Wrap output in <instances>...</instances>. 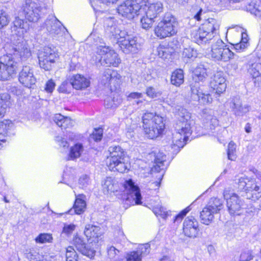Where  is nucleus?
I'll use <instances>...</instances> for the list:
<instances>
[{
  "label": "nucleus",
  "mask_w": 261,
  "mask_h": 261,
  "mask_svg": "<svg viewBox=\"0 0 261 261\" xmlns=\"http://www.w3.org/2000/svg\"><path fill=\"white\" fill-rule=\"evenodd\" d=\"M163 9L160 2L149 3L148 0H126L117 8L120 15L132 19L139 15H146L153 18L157 17Z\"/></svg>",
  "instance_id": "f257e3e1"
},
{
  "label": "nucleus",
  "mask_w": 261,
  "mask_h": 261,
  "mask_svg": "<svg viewBox=\"0 0 261 261\" xmlns=\"http://www.w3.org/2000/svg\"><path fill=\"white\" fill-rule=\"evenodd\" d=\"M142 119L143 130L147 137L153 139L163 133L165 124L162 117L153 113H146Z\"/></svg>",
  "instance_id": "f03ea898"
},
{
  "label": "nucleus",
  "mask_w": 261,
  "mask_h": 261,
  "mask_svg": "<svg viewBox=\"0 0 261 261\" xmlns=\"http://www.w3.org/2000/svg\"><path fill=\"white\" fill-rule=\"evenodd\" d=\"M220 22L214 18H208L199 29L192 34L198 44L206 43L218 35Z\"/></svg>",
  "instance_id": "7ed1b4c3"
},
{
  "label": "nucleus",
  "mask_w": 261,
  "mask_h": 261,
  "mask_svg": "<svg viewBox=\"0 0 261 261\" xmlns=\"http://www.w3.org/2000/svg\"><path fill=\"white\" fill-rule=\"evenodd\" d=\"M108 151L109 156L107 158V164L111 171H117L120 173L125 172L128 169L124 162L125 152L120 146H111Z\"/></svg>",
  "instance_id": "20e7f679"
},
{
  "label": "nucleus",
  "mask_w": 261,
  "mask_h": 261,
  "mask_svg": "<svg viewBox=\"0 0 261 261\" xmlns=\"http://www.w3.org/2000/svg\"><path fill=\"white\" fill-rule=\"evenodd\" d=\"M176 25L175 18L170 14H166L155 28V34L160 39L173 36L176 33Z\"/></svg>",
  "instance_id": "39448f33"
},
{
  "label": "nucleus",
  "mask_w": 261,
  "mask_h": 261,
  "mask_svg": "<svg viewBox=\"0 0 261 261\" xmlns=\"http://www.w3.org/2000/svg\"><path fill=\"white\" fill-rule=\"evenodd\" d=\"M95 62L100 63L101 65L117 67L120 63L118 54L114 50H110L105 45L97 47Z\"/></svg>",
  "instance_id": "423d86ee"
},
{
  "label": "nucleus",
  "mask_w": 261,
  "mask_h": 261,
  "mask_svg": "<svg viewBox=\"0 0 261 261\" xmlns=\"http://www.w3.org/2000/svg\"><path fill=\"white\" fill-rule=\"evenodd\" d=\"M42 3L36 0H25L23 6V13L30 22H36L46 13V8Z\"/></svg>",
  "instance_id": "0eeeda50"
},
{
  "label": "nucleus",
  "mask_w": 261,
  "mask_h": 261,
  "mask_svg": "<svg viewBox=\"0 0 261 261\" xmlns=\"http://www.w3.org/2000/svg\"><path fill=\"white\" fill-rule=\"evenodd\" d=\"M177 110L175 112V115L177 119L175 126V130L190 136L192 132L191 126L193 123L191 114L186 109L181 107H179Z\"/></svg>",
  "instance_id": "6e6552de"
},
{
  "label": "nucleus",
  "mask_w": 261,
  "mask_h": 261,
  "mask_svg": "<svg viewBox=\"0 0 261 261\" xmlns=\"http://www.w3.org/2000/svg\"><path fill=\"white\" fill-rule=\"evenodd\" d=\"M7 55L13 57V60L17 65L18 62L25 61L32 56V53L28 45L19 42L17 44L6 45L5 47Z\"/></svg>",
  "instance_id": "1a4fd4ad"
},
{
  "label": "nucleus",
  "mask_w": 261,
  "mask_h": 261,
  "mask_svg": "<svg viewBox=\"0 0 261 261\" xmlns=\"http://www.w3.org/2000/svg\"><path fill=\"white\" fill-rule=\"evenodd\" d=\"M18 65L13 57L7 54L0 58V80H8L16 73Z\"/></svg>",
  "instance_id": "9d476101"
},
{
  "label": "nucleus",
  "mask_w": 261,
  "mask_h": 261,
  "mask_svg": "<svg viewBox=\"0 0 261 261\" xmlns=\"http://www.w3.org/2000/svg\"><path fill=\"white\" fill-rule=\"evenodd\" d=\"M223 196L226 200L227 211L231 216H240L243 213L244 201L237 194H229L225 191Z\"/></svg>",
  "instance_id": "9b49d317"
},
{
  "label": "nucleus",
  "mask_w": 261,
  "mask_h": 261,
  "mask_svg": "<svg viewBox=\"0 0 261 261\" xmlns=\"http://www.w3.org/2000/svg\"><path fill=\"white\" fill-rule=\"evenodd\" d=\"M100 82L111 91H115L119 88L122 83L121 76L116 70L108 68L102 73Z\"/></svg>",
  "instance_id": "f8f14e48"
},
{
  "label": "nucleus",
  "mask_w": 261,
  "mask_h": 261,
  "mask_svg": "<svg viewBox=\"0 0 261 261\" xmlns=\"http://www.w3.org/2000/svg\"><path fill=\"white\" fill-rule=\"evenodd\" d=\"M43 27L53 36L58 38L62 37L68 33L66 28L54 15L48 17L44 23Z\"/></svg>",
  "instance_id": "ddd939ff"
},
{
  "label": "nucleus",
  "mask_w": 261,
  "mask_h": 261,
  "mask_svg": "<svg viewBox=\"0 0 261 261\" xmlns=\"http://www.w3.org/2000/svg\"><path fill=\"white\" fill-rule=\"evenodd\" d=\"M56 58L57 54L55 51L49 47H44L38 54L40 67L46 71L51 69L52 64L55 63Z\"/></svg>",
  "instance_id": "4468645a"
},
{
  "label": "nucleus",
  "mask_w": 261,
  "mask_h": 261,
  "mask_svg": "<svg viewBox=\"0 0 261 261\" xmlns=\"http://www.w3.org/2000/svg\"><path fill=\"white\" fill-rule=\"evenodd\" d=\"M212 57L218 60L227 61L231 59L234 54L223 41L218 39L212 46Z\"/></svg>",
  "instance_id": "2eb2a0df"
},
{
  "label": "nucleus",
  "mask_w": 261,
  "mask_h": 261,
  "mask_svg": "<svg viewBox=\"0 0 261 261\" xmlns=\"http://www.w3.org/2000/svg\"><path fill=\"white\" fill-rule=\"evenodd\" d=\"M124 192L127 195L126 200H133L136 204H141V195L139 187L132 179L126 180L123 183Z\"/></svg>",
  "instance_id": "dca6fc26"
},
{
  "label": "nucleus",
  "mask_w": 261,
  "mask_h": 261,
  "mask_svg": "<svg viewBox=\"0 0 261 261\" xmlns=\"http://www.w3.org/2000/svg\"><path fill=\"white\" fill-rule=\"evenodd\" d=\"M18 80L25 87L31 88L36 82L33 68L28 65L23 66L19 72Z\"/></svg>",
  "instance_id": "f3484780"
},
{
  "label": "nucleus",
  "mask_w": 261,
  "mask_h": 261,
  "mask_svg": "<svg viewBox=\"0 0 261 261\" xmlns=\"http://www.w3.org/2000/svg\"><path fill=\"white\" fill-rule=\"evenodd\" d=\"M199 231L198 222L193 216L186 218L183 224V232L189 238H196Z\"/></svg>",
  "instance_id": "a211bd4d"
},
{
  "label": "nucleus",
  "mask_w": 261,
  "mask_h": 261,
  "mask_svg": "<svg viewBox=\"0 0 261 261\" xmlns=\"http://www.w3.org/2000/svg\"><path fill=\"white\" fill-rule=\"evenodd\" d=\"M210 86L216 93L220 94L224 92L226 88V80L224 73L217 71L211 77Z\"/></svg>",
  "instance_id": "6ab92c4d"
},
{
  "label": "nucleus",
  "mask_w": 261,
  "mask_h": 261,
  "mask_svg": "<svg viewBox=\"0 0 261 261\" xmlns=\"http://www.w3.org/2000/svg\"><path fill=\"white\" fill-rule=\"evenodd\" d=\"M125 54L136 53L141 48V44L138 42L136 37L130 35L126 40L121 41L119 45Z\"/></svg>",
  "instance_id": "aec40b11"
},
{
  "label": "nucleus",
  "mask_w": 261,
  "mask_h": 261,
  "mask_svg": "<svg viewBox=\"0 0 261 261\" xmlns=\"http://www.w3.org/2000/svg\"><path fill=\"white\" fill-rule=\"evenodd\" d=\"M76 249L82 254L92 258L95 255L96 251L94 247L93 242L86 245L84 240L80 237H75L73 240Z\"/></svg>",
  "instance_id": "412c9836"
},
{
  "label": "nucleus",
  "mask_w": 261,
  "mask_h": 261,
  "mask_svg": "<svg viewBox=\"0 0 261 261\" xmlns=\"http://www.w3.org/2000/svg\"><path fill=\"white\" fill-rule=\"evenodd\" d=\"M69 82L72 87L76 90H84L90 86L89 79L82 74H76L69 76Z\"/></svg>",
  "instance_id": "4be33fe9"
},
{
  "label": "nucleus",
  "mask_w": 261,
  "mask_h": 261,
  "mask_svg": "<svg viewBox=\"0 0 261 261\" xmlns=\"http://www.w3.org/2000/svg\"><path fill=\"white\" fill-rule=\"evenodd\" d=\"M230 108L236 116H242L249 111V107L243 105L239 96L233 97L230 102Z\"/></svg>",
  "instance_id": "5701e85b"
},
{
  "label": "nucleus",
  "mask_w": 261,
  "mask_h": 261,
  "mask_svg": "<svg viewBox=\"0 0 261 261\" xmlns=\"http://www.w3.org/2000/svg\"><path fill=\"white\" fill-rule=\"evenodd\" d=\"M191 90L193 98L199 101L200 103L205 105L212 101V98L210 95L204 93L200 85H191Z\"/></svg>",
  "instance_id": "b1692460"
},
{
  "label": "nucleus",
  "mask_w": 261,
  "mask_h": 261,
  "mask_svg": "<svg viewBox=\"0 0 261 261\" xmlns=\"http://www.w3.org/2000/svg\"><path fill=\"white\" fill-rule=\"evenodd\" d=\"M202 119L205 127L207 129L212 130L218 125V120L214 117V111L212 110L203 109Z\"/></svg>",
  "instance_id": "393cba45"
},
{
  "label": "nucleus",
  "mask_w": 261,
  "mask_h": 261,
  "mask_svg": "<svg viewBox=\"0 0 261 261\" xmlns=\"http://www.w3.org/2000/svg\"><path fill=\"white\" fill-rule=\"evenodd\" d=\"M154 165L152 168L151 171L152 172H161L159 178L162 179L164 173V162L166 161V156L163 152H161L154 153Z\"/></svg>",
  "instance_id": "a878e982"
},
{
  "label": "nucleus",
  "mask_w": 261,
  "mask_h": 261,
  "mask_svg": "<svg viewBox=\"0 0 261 261\" xmlns=\"http://www.w3.org/2000/svg\"><path fill=\"white\" fill-rule=\"evenodd\" d=\"M189 136L176 130L172 134L171 147L174 151L178 152L180 148L186 144V142Z\"/></svg>",
  "instance_id": "bb28decb"
},
{
  "label": "nucleus",
  "mask_w": 261,
  "mask_h": 261,
  "mask_svg": "<svg viewBox=\"0 0 261 261\" xmlns=\"http://www.w3.org/2000/svg\"><path fill=\"white\" fill-rule=\"evenodd\" d=\"M105 34L110 39H115L120 28L118 27L114 19L112 17L107 18L105 20Z\"/></svg>",
  "instance_id": "cd10ccee"
},
{
  "label": "nucleus",
  "mask_w": 261,
  "mask_h": 261,
  "mask_svg": "<svg viewBox=\"0 0 261 261\" xmlns=\"http://www.w3.org/2000/svg\"><path fill=\"white\" fill-rule=\"evenodd\" d=\"M84 233L88 239H93V242H98L99 238L101 236L100 228L98 226L88 224L85 227Z\"/></svg>",
  "instance_id": "c85d7f7f"
},
{
  "label": "nucleus",
  "mask_w": 261,
  "mask_h": 261,
  "mask_svg": "<svg viewBox=\"0 0 261 261\" xmlns=\"http://www.w3.org/2000/svg\"><path fill=\"white\" fill-rule=\"evenodd\" d=\"M248 191L246 193L249 199L252 200H258L261 197V184L252 180V183L248 185Z\"/></svg>",
  "instance_id": "c756f323"
},
{
  "label": "nucleus",
  "mask_w": 261,
  "mask_h": 261,
  "mask_svg": "<svg viewBox=\"0 0 261 261\" xmlns=\"http://www.w3.org/2000/svg\"><path fill=\"white\" fill-rule=\"evenodd\" d=\"M207 77V69L203 65H199L194 70L193 72V79L195 83L192 85L199 84L200 82H203Z\"/></svg>",
  "instance_id": "7c9ffc66"
},
{
  "label": "nucleus",
  "mask_w": 261,
  "mask_h": 261,
  "mask_svg": "<svg viewBox=\"0 0 261 261\" xmlns=\"http://www.w3.org/2000/svg\"><path fill=\"white\" fill-rule=\"evenodd\" d=\"M13 127V124L9 120H5L0 122V146L2 142L7 140V137L9 135V131Z\"/></svg>",
  "instance_id": "2f4dec72"
},
{
  "label": "nucleus",
  "mask_w": 261,
  "mask_h": 261,
  "mask_svg": "<svg viewBox=\"0 0 261 261\" xmlns=\"http://www.w3.org/2000/svg\"><path fill=\"white\" fill-rule=\"evenodd\" d=\"M53 120L57 125L62 128L65 129L73 125V121L69 117H64L60 114L55 115Z\"/></svg>",
  "instance_id": "473e14b6"
},
{
  "label": "nucleus",
  "mask_w": 261,
  "mask_h": 261,
  "mask_svg": "<svg viewBox=\"0 0 261 261\" xmlns=\"http://www.w3.org/2000/svg\"><path fill=\"white\" fill-rule=\"evenodd\" d=\"M171 83L176 86L179 87L184 82V73L181 69L175 70L171 74L170 79Z\"/></svg>",
  "instance_id": "72a5a7b5"
},
{
  "label": "nucleus",
  "mask_w": 261,
  "mask_h": 261,
  "mask_svg": "<svg viewBox=\"0 0 261 261\" xmlns=\"http://www.w3.org/2000/svg\"><path fill=\"white\" fill-rule=\"evenodd\" d=\"M104 192H114L118 190V185L116 181L112 177H107L102 185Z\"/></svg>",
  "instance_id": "f704fd0d"
},
{
  "label": "nucleus",
  "mask_w": 261,
  "mask_h": 261,
  "mask_svg": "<svg viewBox=\"0 0 261 261\" xmlns=\"http://www.w3.org/2000/svg\"><path fill=\"white\" fill-rule=\"evenodd\" d=\"M10 96L5 93L0 94V118L3 117L7 108L10 105Z\"/></svg>",
  "instance_id": "c9c22d12"
},
{
  "label": "nucleus",
  "mask_w": 261,
  "mask_h": 261,
  "mask_svg": "<svg viewBox=\"0 0 261 261\" xmlns=\"http://www.w3.org/2000/svg\"><path fill=\"white\" fill-rule=\"evenodd\" d=\"M214 214L215 213H212V211L206 206L200 212L201 222L205 225H208L213 220Z\"/></svg>",
  "instance_id": "e433bc0d"
},
{
  "label": "nucleus",
  "mask_w": 261,
  "mask_h": 261,
  "mask_svg": "<svg viewBox=\"0 0 261 261\" xmlns=\"http://www.w3.org/2000/svg\"><path fill=\"white\" fill-rule=\"evenodd\" d=\"M212 211V213H218L223 207V201L216 197L210 199L206 205Z\"/></svg>",
  "instance_id": "4c0bfd02"
},
{
  "label": "nucleus",
  "mask_w": 261,
  "mask_h": 261,
  "mask_svg": "<svg viewBox=\"0 0 261 261\" xmlns=\"http://www.w3.org/2000/svg\"><path fill=\"white\" fill-rule=\"evenodd\" d=\"M75 196H76L75 195ZM76 197L73 208L71 209L69 211V213L70 214H72L73 211H74L75 214L80 215L83 213L86 208V202L81 198H77V197Z\"/></svg>",
  "instance_id": "58836bf2"
},
{
  "label": "nucleus",
  "mask_w": 261,
  "mask_h": 261,
  "mask_svg": "<svg viewBox=\"0 0 261 261\" xmlns=\"http://www.w3.org/2000/svg\"><path fill=\"white\" fill-rule=\"evenodd\" d=\"M113 103H109L110 97H107L105 100V105L107 108H116L122 102V98L117 93H114L112 97Z\"/></svg>",
  "instance_id": "ea45409f"
},
{
  "label": "nucleus",
  "mask_w": 261,
  "mask_h": 261,
  "mask_svg": "<svg viewBox=\"0 0 261 261\" xmlns=\"http://www.w3.org/2000/svg\"><path fill=\"white\" fill-rule=\"evenodd\" d=\"M13 25L12 27L13 31L21 32L22 34L27 31L28 24L23 20L20 19L18 17H16L13 21Z\"/></svg>",
  "instance_id": "a19ab883"
},
{
  "label": "nucleus",
  "mask_w": 261,
  "mask_h": 261,
  "mask_svg": "<svg viewBox=\"0 0 261 261\" xmlns=\"http://www.w3.org/2000/svg\"><path fill=\"white\" fill-rule=\"evenodd\" d=\"M84 151V147L82 144L76 143L71 147L70 150L69 158L70 160H74L81 156Z\"/></svg>",
  "instance_id": "79ce46f5"
},
{
  "label": "nucleus",
  "mask_w": 261,
  "mask_h": 261,
  "mask_svg": "<svg viewBox=\"0 0 261 261\" xmlns=\"http://www.w3.org/2000/svg\"><path fill=\"white\" fill-rule=\"evenodd\" d=\"M248 35L245 33H242V39L240 42L236 44L234 48L238 51H241L246 48L248 45Z\"/></svg>",
  "instance_id": "37998d69"
},
{
  "label": "nucleus",
  "mask_w": 261,
  "mask_h": 261,
  "mask_svg": "<svg viewBox=\"0 0 261 261\" xmlns=\"http://www.w3.org/2000/svg\"><path fill=\"white\" fill-rule=\"evenodd\" d=\"M140 15L142 16L140 21L142 28L144 29H148L150 28L154 21V18L146 16V15Z\"/></svg>",
  "instance_id": "c03bdc74"
},
{
  "label": "nucleus",
  "mask_w": 261,
  "mask_h": 261,
  "mask_svg": "<svg viewBox=\"0 0 261 261\" xmlns=\"http://www.w3.org/2000/svg\"><path fill=\"white\" fill-rule=\"evenodd\" d=\"M236 144L231 141L228 145L227 156L228 159L231 161H234L237 158L236 154Z\"/></svg>",
  "instance_id": "a18cd8bd"
},
{
  "label": "nucleus",
  "mask_w": 261,
  "mask_h": 261,
  "mask_svg": "<svg viewBox=\"0 0 261 261\" xmlns=\"http://www.w3.org/2000/svg\"><path fill=\"white\" fill-rule=\"evenodd\" d=\"M53 240V237L49 233H40L35 239V241L37 243L43 244L46 243H50Z\"/></svg>",
  "instance_id": "49530a36"
},
{
  "label": "nucleus",
  "mask_w": 261,
  "mask_h": 261,
  "mask_svg": "<svg viewBox=\"0 0 261 261\" xmlns=\"http://www.w3.org/2000/svg\"><path fill=\"white\" fill-rule=\"evenodd\" d=\"M66 261H77V255L76 251L71 246L66 248Z\"/></svg>",
  "instance_id": "de8ad7c7"
},
{
  "label": "nucleus",
  "mask_w": 261,
  "mask_h": 261,
  "mask_svg": "<svg viewBox=\"0 0 261 261\" xmlns=\"http://www.w3.org/2000/svg\"><path fill=\"white\" fill-rule=\"evenodd\" d=\"M152 211L156 216H160L163 219H166L169 215L168 212L166 211V208L160 205L153 207Z\"/></svg>",
  "instance_id": "09e8293b"
},
{
  "label": "nucleus",
  "mask_w": 261,
  "mask_h": 261,
  "mask_svg": "<svg viewBox=\"0 0 261 261\" xmlns=\"http://www.w3.org/2000/svg\"><path fill=\"white\" fill-rule=\"evenodd\" d=\"M150 250V245L146 243L139 245L137 250L134 251L137 252V253L140 255L141 258H142L143 256H145L149 253Z\"/></svg>",
  "instance_id": "8fccbe9b"
},
{
  "label": "nucleus",
  "mask_w": 261,
  "mask_h": 261,
  "mask_svg": "<svg viewBox=\"0 0 261 261\" xmlns=\"http://www.w3.org/2000/svg\"><path fill=\"white\" fill-rule=\"evenodd\" d=\"M195 56L196 51L191 47L185 48L182 53V57L186 62H188L189 59H192Z\"/></svg>",
  "instance_id": "3c124183"
},
{
  "label": "nucleus",
  "mask_w": 261,
  "mask_h": 261,
  "mask_svg": "<svg viewBox=\"0 0 261 261\" xmlns=\"http://www.w3.org/2000/svg\"><path fill=\"white\" fill-rule=\"evenodd\" d=\"M10 18L7 13L3 10H0V29L8 25Z\"/></svg>",
  "instance_id": "603ef678"
},
{
  "label": "nucleus",
  "mask_w": 261,
  "mask_h": 261,
  "mask_svg": "<svg viewBox=\"0 0 261 261\" xmlns=\"http://www.w3.org/2000/svg\"><path fill=\"white\" fill-rule=\"evenodd\" d=\"M253 180H249L248 178L241 177L239 179L238 182L239 188L241 190H244L246 192L248 191V185L252 183Z\"/></svg>",
  "instance_id": "864d4df0"
},
{
  "label": "nucleus",
  "mask_w": 261,
  "mask_h": 261,
  "mask_svg": "<svg viewBox=\"0 0 261 261\" xmlns=\"http://www.w3.org/2000/svg\"><path fill=\"white\" fill-rule=\"evenodd\" d=\"M260 68V65L258 63H253L248 69L249 74L252 78L259 75L260 73L259 72V69Z\"/></svg>",
  "instance_id": "5fc2aeb1"
},
{
  "label": "nucleus",
  "mask_w": 261,
  "mask_h": 261,
  "mask_svg": "<svg viewBox=\"0 0 261 261\" xmlns=\"http://www.w3.org/2000/svg\"><path fill=\"white\" fill-rule=\"evenodd\" d=\"M103 135V130L101 128H95L90 136V139L95 141H99L101 140Z\"/></svg>",
  "instance_id": "6e6d98bb"
},
{
  "label": "nucleus",
  "mask_w": 261,
  "mask_h": 261,
  "mask_svg": "<svg viewBox=\"0 0 261 261\" xmlns=\"http://www.w3.org/2000/svg\"><path fill=\"white\" fill-rule=\"evenodd\" d=\"M130 35L128 34L126 30L121 29L120 28L119 31L118 32L115 40H117L119 45L121 44V41L126 40Z\"/></svg>",
  "instance_id": "4d7b16f0"
},
{
  "label": "nucleus",
  "mask_w": 261,
  "mask_h": 261,
  "mask_svg": "<svg viewBox=\"0 0 261 261\" xmlns=\"http://www.w3.org/2000/svg\"><path fill=\"white\" fill-rule=\"evenodd\" d=\"M146 94L148 97L152 98L158 97L161 95V93L160 91H156L152 87H148L146 88Z\"/></svg>",
  "instance_id": "13d9d810"
},
{
  "label": "nucleus",
  "mask_w": 261,
  "mask_h": 261,
  "mask_svg": "<svg viewBox=\"0 0 261 261\" xmlns=\"http://www.w3.org/2000/svg\"><path fill=\"white\" fill-rule=\"evenodd\" d=\"M126 261H142V258L137 252L133 251L127 254Z\"/></svg>",
  "instance_id": "bf43d9fd"
},
{
  "label": "nucleus",
  "mask_w": 261,
  "mask_h": 261,
  "mask_svg": "<svg viewBox=\"0 0 261 261\" xmlns=\"http://www.w3.org/2000/svg\"><path fill=\"white\" fill-rule=\"evenodd\" d=\"M157 51L158 53V56L161 58L166 59L169 56H170L168 49L164 47L163 46H159L157 49Z\"/></svg>",
  "instance_id": "052dcab7"
},
{
  "label": "nucleus",
  "mask_w": 261,
  "mask_h": 261,
  "mask_svg": "<svg viewBox=\"0 0 261 261\" xmlns=\"http://www.w3.org/2000/svg\"><path fill=\"white\" fill-rule=\"evenodd\" d=\"M75 228V225L73 224H65L63 228V233L69 235L72 233Z\"/></svg>",
  "instance_id": "680f3d73"
},
{
  "label": "nucleus",
  "mask_w": 261,
  "mask_h": 261,
  "mask_svg": "<svg viewBox=\"0 0 261 261\" xmlns=\"http://www.w3.org/2000/svg\"><path fill=\"white\" fill-rule=\"evenodd\" d=\"M253 258L251 252L249 250L243 252L240 255L241 261H249Z\"/></svg>",
  "instance_id": "e2e57ef3"
},
{
  "label": "nucleus",
  "mask_w": 261,
  "mask_h": 261,
  "mask_svg": "<svg viewBox=\"0 0 261 261\" xmlns=\"http://www.w3.org/2000/svg\"><path fill=\"white\" fill-rule=\"evenodd\" d=\"M190 209L189 207H188L186 208L185 210L182 211L179 214L175 216L174 221V222H180L184 216L186 215V214L189 212Z\"/></svg>",
  "instance_id": "0e129e2a"
},
{
  "label": "nucleus",
  "mask_w": 261,
  "mask_h": 261,
  "mask_svg": "<svg viewBox=\"0 0 261 261\" xmlns=\"http://www.w3.org/2000/svg\"><path fill=\"white\" fill-rule=\"evenodd\" d=\"M119 253V251L114 247L111 246L108 248V255L111 259H113Z\"/></svg>",
  "instance_id": "69168bd1"
},
{
  "label": "nucleus",
  "mask_w": 261,
  "mask_h": 261,
  "mask_svg": "<svg viewBox=\"0 0 261 261\" xmlns=\"http://www.w3.org/2000/svg\"><path fill=\"white\" fill-rule=\"evenodd\" d=\"M55 87V83L52 80H48L46 84L45 90L48 93H51Z\"/></svg>",
  "instance_id": "338daca9"
},
{
  "label": "nucleus",
  "mask_w": 261,
  "mask_h": 261,
  "mask_svg": "<svg viewBox=\"0 0 261 261\" xmlns=\"http://www.w3.org/2000/svg\"><path fill=\"white\" fill-rule=\"evenodd\" d=\"M56 141L59 144V145L63 148H67L68 147V142L63 138L60 136H58L56 138Z\"/></svg>",
  "instance_id": "774afa93"
}]
</instances>
